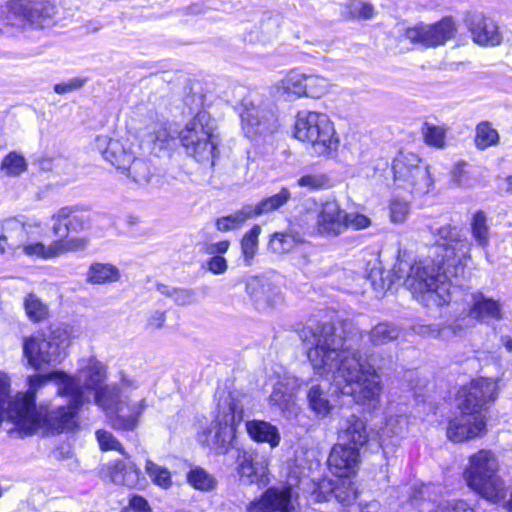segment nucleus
<instances>
[{
  "instance_id": "obj_1",
  "label": "nucleus",
  "mask_w": 512,
  "mask_h": 512,
  "mask_svg": "<svg viewBox=\"0 0 512 512\" xmlns=\"http://www.w3.org/2000/svg\"><path fill=\"white\" fill-rule=\"evenodd\" d=\"M362 338L363 333L352 325L337 329L332 323H324L302 331L314 372L330 376L340 393L373 410L380 405L383 387L380 375L360 351Z\"/></svg>"
},
{
  "instance_id": "obj_25",
  "label": "nucleus",
  "mask_w": 512,
  "mask_h": 512,
  "mask_svg": "<svg viewBox=\"0 0 512 512\" xmlns=\"http://www.w3.org/2000/svg\"><path fill=\"white\" fill-rule=\"evenodd\" d=\"M346 211L335 200L322 204L317 216L316 229L319 234L336 237L345 231Z\"/></svg>"
},
{
  "instance_id": "obj_15",
  "label": "nucleus",
  "mask_w": 512,
  "mask_h": 512,
  "mask_svg": "<svg viewBox=\"0 0 512 512\" xmlns=\"http://www.w3.org/2000/svg\"><path fill=\"white\" fill-rule=\"evenodd\" d=\"M497 395L498 385L496 381L478 378L459 390L457 406L460 411L484 414L483 411L496 400Z\"/></svg>"
},
{
  "instance_id": "obj_64",
  "label": "nucleus",
  "mask_w": 512,
  "mask_h": 512,
  "mask_svg": "<svg viewBox=\"0 0 512 512\" xmlns=\"http://www.w3.org/2000/svg\"><path fill=\"white\" fill-rule=\"evenodd\" d=\"M130 512H152V508L149 505L148 501L139 495H134L129 500V508L127 509Z\"/></svg>"
},
{
  "instance_id": "obj_52",
  "label": "nucleus",
  "mask_w": 512,
  "mask_h": 512,
  "mask_svg": "<svg viewBox=\"0 0 512 512\" xmlns=\"http://www.w3.org/2000/svg\"><path fill=\"white\" fill-rule=\"evenodd\" d=\"M89 243L86 237L62 238L53 242V251L56 257L67 253L84 250Z\"/></svg>"
},
{
  "instance_id": "obj_16",
  "label": "nucleus",
  "mask_w": 512,
  "mask_h": 512,
  "mask_svg": "<svg viewBox=\"0 0 512 512\" xmlns=\"http://www.w3.org/2000/svg\"><path fill=\"white\" fill-rule=\"evenodd\" d=\"M497 395L498 385L496 381L478 378L459 390L457 406L460 411L484 414L483 411L496 400Z\"/></svg>"
},
{
  "instance_id": "obj_9",
  "label": "nucleus",
  "mask_w": 512,
  "mask_h": 512,
  "mask_svg": "<svg viewBox=\"0 0 512 512\" xmlns=\"http://www.w3.org/2000/svg\"><path fill=\"white\" fill-rule=\"evenodd\" d=\"M392 169L395 186L411 194L425 195L433 186L429 167L412 152H400L393 161Z\"/></svg>"
},
{
  "instance_id": "obj_5",
  "label": "nucleus",
  "mask_w": 512,
  "mask_h": 512,
  "mask_svg": "<svg viewBox=\"0 0 512 512\" xmlns=\"http://www.w3.org/2000/svg\"><path fill=\"white\" fill-rule=\"evenodd\" d=\"M500 463L494 452L481 449L472 454L463 471L467 486L482 498L499 503L505 500L508 489L499 475Z\"/></svg>"
},
{
  "instance_id": "obj_43",
  "label": "nucleus",
  "mask_w": 512,
  "mask_h": 512,
  "mask_svg": "<svg viewBox=\"0 0 512 512\" xmlns=\"http://www.w3.org/2000/svg\"><path fill=\"white\" fill-rule=\"evenodd\" d=\"M471 232L473 239L479 246L485 247L488 245L490 228L487 216L483 211L479 210L473 215L471 219Z\"/></svg>"
},
{
  "instance_id": "obj_54",
  "label": "nucleus",
  "mask_w": 512,
  "mask_h": 512,
  "mask_svg": "<svg viewBox=\"0 0 512 512\" xmlns=\"http://www.w3.org/2000/svg\"><path fill=\"white\" fill-rule=\"evenodd\" d=\"M27 168L25 158L16 153H9L2 161L1 169L9 176H18Z\"/></svg>"
},
{
  "instance_id": "obj_38",
  "label": "nucleus",
  "mask_w": 512,
  "mask_h": 512,
  "mask_svg": "<svg viewBox=\"0 0 512 512\" xmlns=\"http://www.w3.org/2000/svg\"><path fill=\"white\" fill-rule=\"evenodd\" d=\"M120 273L111 264L93 263L87 272V281L91 284H106L118 281Z\"/></svg>"
},
{
  "instance_id": "obj_37",
  "label": "nucleus",
  "mask_w": 512,
  "mask_h": 512,
  "mask_svg": "<svg viewBox=\"0 0 512 512\" xmlns=\"http://www.w3.org/2000/svg\"><path fill=\"white\" fill-rule=\"evenodd\" d=\"M290 198V190L286 187H282L277 194L262 199L258 203L252 205V207L256 216L259 217L279 210L288 203Z\"/></svg>"
},
{
  "instance_id": "obj_36",
  "label": "nucleus",
  "mask_w": 512,
  "mask_h": 512,
  "mask_svg": "<svg viewBox=\"0 0 512 512\" xmlns=\"http://www.w3.org/2000/svg\"><path fill=\"white\" fill-rule=\"evenodd\" d=\"M465 319H463L464 321ZM462 319H455L449 325L437 326V325H421L415 328V331L423 336L432 337L435 339H441L448 341L451 338L457 336L462 330L468 325L461 324Z\"/></svg>"
},
{
  "instance_id": "obj_41",
  "label": "nucleus",
  "mask_w": 512,
  "mask_h": 512,
  "mask_svg": "<svg viewBox=\"0 0 512 512\" xmlns=\"http://www.w3.org/2000/svg\"><path fill=\"white\" fill-rule=\"evenodd\" d=\"M58 219L66 220L64 226H67V233L81 232L90 227L88 216L78 214L75 207H63L58 210Z\"/></svg>"
},
{
  "instance_id": "obj_61",
  "label": "nucleus",
  "mask_w": 512,
  "mask_h": 512,
  "mask_svg": "<svg viewBox=\"0 0 512 512\" xmlns=\"http://www.w3.org/2000/svg\"><path fill=\"white\" fill-rule=\"evenodd\" d=\"M207 269L215 275L224 274L228 269L227 260L223 256L215 255L207 261Z\"/></svg>"
},
{
  "instance_id": "obj_50",
  "label": "nucleus",
  "mask_w": 512,
  "mask_h": 512,
  "mask_svg": "<svg viewBox=\"0 0 512 512\" xmlns=\"http://www.w3.org/2000/svg\"><path fill=\"white\" fill-rule=\"evenodd\" d=\"M123 172H127V175L139 185L148 184L152 176L148 163L143 159L135 158V156L130 166H128L126 170H123Z\"/></svg>"
},
{
  "instance_id": "obj_44",
  "label": "nucleus",
  "mask_w": 512,
  "mask_h": 512,
  "mask_svg": "<svg viewBox=\"0 0 512 512\" xmlns=\"http://www.w3.org/2000/svg\"><path fill=\"white\" fill-rule=\"evenodd\" d=\"M157 291L172 299L175 304L185 306L196 301L195 292L192 289L171 287L165 284H157Z\"/></svg>"
},
{
  "instance_id": "obj_48",
  "label": "nucleus",
  "mask_w": 512,
  "mask_h": 512,
  "mask_svg": "<svg viewBox=\"0 0 512 512\" xmlns=\"http://www.w3.org/2000/svg\"><path fill=\"white\" fill-rule=\"evenodd\" d=\"M260 234L261 227L256 224L242 237L241 250L247 265H250L251 260L254 258L258 250V238Z\"/></svg>"
},
{
  "instance_id": "obj_51",
  "label": "nucleus",
  "mask_w": 512,
  "mask_h": 512,
  "mask_svg": "<svg viewBox=\"0 0 512 512\" xmlns=\"http://www.w3.org/2000/svg\"><path fill=\"white\" fill-rule=\"evenodd\" d=\"M305 97L321 98L330 88V81L320 75L305 74Z\"/></svg>"
},
{
  "instance_id": "obj_18",
  "label": "nucleus",
  "mask_w": 512,
  "mask_h": 512,
  "mask_svg": "<svg viewBox=\"0 0 512 512\" xmlns=\"http://www.w3.org/2000/svg\"><path fill=\"white\" fill-rule=\"evenodd\" d=\"M9 13L20 23L43 27L55 15V6L50 0H11Z\"/></svg>"
},
{
  "instance_id": "obj_28",
  "label": "nucleus",
  "mask_w": 512,
  "mask_h": 512,
  "mask_svg": "<svg viewBox=\"0 0 512 512\" xmlns=\"http://www.w3.org/2000/svg\"><path fill=\"white\" fill-rule=\"evenodd\" d=\"M299 389L298 380L294 377L279 379L273 386L269 396V404L277 407L282 413H291L295 408V398Z\"/></svg>"
},
{
  "instance_id": "obj_21",
  "label": "nucleus",
  "mask_w": 512,
  "mask_h": 512,
  "mask_svg": "<svg viewBox=\"0 0 512 512\" xmlns=\"http://www.w3.org/2000/svg\"><path fill=\"white\" fill-rule=\"evenodd\" d=\"M94 149L104 159L118 170H126L132 163L134 151L128 140L112 139L108 136H98L94 141Z\"/></svg>"
},
{
  "instance_id": "obj_22",
  "label": "nucleus",
  "mask_w": 512,
  "mask_h": 512,
  "mask_svg": "<svg viewBox=\"0 0 512 512\" xmlns=\"http://www.w3.org/2000/svg\"><path fill=\"white\" fill-rule=\"evenodd\" d=\"M236 470L250 484L266 486L270 482L267 460L252 450L237 449Z\"/></svg>"
},
{
  "instance_id": "obj_62",
  "label": "nucleus",
  "mask_w": 512,
  "mask_h": 512,
  "mask_svg": "<svg viewBox=\"0 0 512 512\" xmlns=\"http://www.w3.org/2000/svg\"><path fill=\"white\" fill-rule=\"evenodd\" d=\"M85 83V80L80 78H73L68 82L59 83L54 86V91L57 94H66L77 89H80Z\"/></svg>"
},
{
  "instance_id": "obj_6",
  "label": "nucleus",
  "mask_w": 512,
  "mask_h": 512,
  "mask_svg": "<svg viewBox=\"0 0 512 512\" xmlns=\"http://www.w3.org/2000/svg\"><path fill=\"white\" fill-rule=\"evenodd\" d=\"M242 420L243 406L228 395L219 402L210 425L198 432V442L216 454H225L234 439L236 427Z\"/></svg>"
},
{
  "instance_id": "obj_53",
  "label": "nucleus",
  "mask_w": 512,
  "mask_h": 512,
  "mask_svg": "<svg viewBox=\"0 0 512 512\" xmlns=\"http://www.w3.org/2000/svg\"><path fill=\"white\" fill-rule=\"evenodd\" d=\"M20 250L22 253L30 257H37L41 259H51L56 257V254L53 251V242L49 246H45L41 242H29L28 237Z\"/></svg>"
},
{
  "instance_id": "obj_57",
  "label": "nucleus",
  "mask_w": 512,
  "mask_h": 512,
  "mask_svg": "<svg viewBox=\"0 0 512 512\" xmlns=\"http://www.w3.org/2000/svg\"><path fill=\"white\" fill-rule=\"evenodd\" d=\"M410 212V205L406 201L394 199L390 204V218L393 223H403Z\"/></svg>"
},
{
  "instance_id": "obj_24",
  "label": "nucleus",
  "mask_w": 512,
  "mask_h": 512,
  "mask_svg": "<svg viewBox=\"0 0 512 512\" xmlns=\"http://www.w3.org/2000/svg\"><path fill=\"white\" fill-rule=\"evenodd\" d=\"M360 463V451L351 446L337 443L328 457L330 471L338 478H350L355 475Z\"/></svg>"
},
{
  "instance_id": "obj_42",
  "label": "nucleus",
  "mask_w": 512,
  "mask_h": 512,
  "mask_svg": "<svg viewBox=\"0 0 512 512\" xmlns=\"http://www.w3.org/2000/svg\"><path fill=\"white\" fill-rule=\"evenodd\" d=\"M301 242L300 237L294 233L275 232L269 240V249L276 254L292 251Z\"/></svg>"
},
{
  "instance_id": "obj_12",
  "label": "nucleus",
  "mask_w": 512,
  "mask_h": 512,
  "mask_svg": "<svg viewBox=\"0 0 512 512\" xmlns=\"http://www.w3.org/2000/svg\"><path fill=\"white\" fill-rule=\"evenodd\" d=\"M458 296H461L463 302V312L466 316L457 319H465L461 321L462 325H468L466 328L473 326V321L481 323H489L490 321H501L504 318L503 304L499 300L487 297L481 291L461 290L460 294H456L453 298V304L458 303Z\"/></svg>"
},
{
  "instance_id": "obj_32",
  "label": "nucleus",
  "mask_w": 512,
  "mask_h": 512,
  "mask_svg": "<svg viewBox=\"0 0 512 512\" xmlns=\"http://www.w3.org/2000/svg\"><path fill=\"white\" fill-rule=\"evenodd\" d=\"M305 74L296 70L289 71L285 77L279 80L276 85V91L288 101H293L305 97Z\"/></svg>"
},
{
  "instance_id": "obj_4",
  "label": "nucleus",
  "mask_w": 512,
  "mask_h": 512,
  "mask_svg": "<svg viewBox=\"0 0 512 512\" xmlns=\"http://www.w3.org/2000/svg\"><path fill=\"white\" fill-rule=\"evenodd\" d=\"M45 376L50 380H56L58 394L74 399L76 405L89 403L93 394L98 406H107L104 396L111 393V389L104 384L106 368L94 356L81 359L75 377L62 372H53Z\"/></svg>"
},
{
  "instance_id": "obj_27",
  "label": "nucleus",
  "mask_w": 512,
  "mask_h": 512,
  "mask_svg": "<svg viewBox=\"0 0 512 512\" xmlns=\"http://www.w3.org/2000/svg\"><path fill=\"white\" fill-rule=\"evenodd\" d=\"M102 472L116 485H124L130 488L141 485V471L132 462L114 460L107 463L102 468Z\"/></svg>"
},
{
  "instance_id": "obj_19",
  "label": "nucleus",
  "mask_w": 512,
  "mask_h": 512,
  "mask_svg": "<svg viewBox=\"0 0 512 512\" xmlns=\"http://www.w3.org/2000/svg\"><path fill=\"white\" fill-rule=\"evenodd\" d=\"M247 512H299L297 495L290 486L270 487L251 501Z\"/></svg>"
},
{
  "instance_id": "obj_17",
  "label": "nucleus",
  "mask_w": 512,
  "mask_h": 512,
  "mask_svg": "<svg viewBox=\"0 0 512 512\" xmlns=\"http://www.w3.org/2000/svg\"><path fill=\"white\" fill-rule=\"evenodd\" d=\"M111 393L104 396L107 406H100L107 412L110 418L111 425L119 430H133L137 424L138 419L146 408V401L144 397L132 399L124 395V399L116 404L113 410L116 392L114 388L110 387Z\"/></svg>"
},
{
  "instance_id": "obj_56",
  "label": "nucleus",
  "mask_w": 512,
  "mask_h": 512,
  "mask_svg": "<svg viewBox=\"0 0 512 512\" xmlns=\"http://www.w3.org/2000/svg\"><path fill=\"white\" fill-rule=\"evenodd\" d=\"M297 185L309 191L321 190L329 186V178L322 173H308L297 180Z\"/></svg>"
},
{
  "instance_id": "obj_8",
  "label": "nucleus",
  "mask_w": 512,
  "mask_h": 512,
  "mask_svg": "<svg viewBox=\"0 0 512 512\" xmlns=\"http://www.w3.org/2000/svg\"><path fill=\"white\" fill-rule=\"evenodd\" d=\"M68 345V332L61 326L51 327L48 334L38 332L24 337L22 341L23 355L35 370L60 363Z\"/></svg>"
},
{
  "instance_id": "obj_3",
  "label": "nucleus",
  "mask_w": 512,
  "mask_h": 512,
  "mask_svg": "<svg viewBox=\"0 0 512 512\" xmlns=\"http://www.w3.org/2000/svg\"><path fill=\"white\" fill-rule=\"evenodd\" d=\"M393 276L396 281H403L415 299L428 308L451 304L456 294L461 293V289L452 286L440 267L430 260L411 263L398 258L393 267Z\"/></svg>"
},
{
  "instance_id": "obj_40",
  "label": "nucleus",
  "mask_w": 512,
  "mask_h": 512,
  "mask_svg": "<svg viewBox=\"0 0 512 512\" xmlns=\"http://www.w3.org/2000/svg\"><path fill=\"white\" fill-rule=\"evenodd\" d=\"M399 335L400 329L387 322L378 323L368 332L369 341L373 346L388 344L396 340Z\"/></svg>"
},
{
  "instance_id": "obj_55",
  "label": "nucleus",
  "mask_w": 512,
  "mask_h": 512,
  "mask_svg": "<svg viewBox=\"0 0 512 512\" xmlns=\"http://www.w3.org/2000/svg\"><path fill=\"white\" fill-rule=\"evenodd\" d=\"M425 142L436 148H443L445 145L446 129L441 126L425 123L422 128Z\"/></svg>"
},
{
  "instance_id": "obj_26",
  "label": "nucleus",
  "mask_w": 512,
  "mask_h": 512,
  "mask_svg": "<svg viewBox=\"0 0 512 512\" xmlns=\"http://www.w3.org/2000/svg\"><path fill=\"white\" fill-rule=\"evenodd\" d=\"M466 23L472 34L473 40L484 46H496L502 41L498 25L492 19L482 14H471L467 17Z\"/></svg>"
},
{
  "instance_id": "obj_10",
  "label": "nucleus",
  "mask_w": 512,
  "mask_h": 512,
  "mask_svg": "<svg viewBox=\"0 0 512 512\" xmlns=\"http://www.w3.org/2000/svg\"><path fill=\"white\" fill-rule=\"evenodd\" d=\"M179 138L187 154L198 162L209 161L215 157L217 144L207 112L197 113L179 133Z\"/></svg>"
},
{
  "instance_id": "obj_39",
  "label": "nucleus",
  "mask_w": 512,
  "mask_h": 512,
  "mask_svg": "<svg viewBox=\"0 0 512 512\" xmlns=\"http://www.w3.org/2000/svg\"><path fill=\"white\" fill-rule=\"evenodd\" d=\"M25 313L33 323H40L49 318V307L35 293H28L23 300Z\"/></svg>"
},
{
  "instance_id": "obj_59",
  "label": "nucleus",
  "mask_w": 512,
  "mask_h": 512,
  "mask_svg": "<svg viewBox=\"0 0 512 512\" xmlns=\"http://www.w3.org/2000/svg\"><path fill=\"white\" fill-rule=\"evenodd\" d=\"M345 230L353 228L355 230L366 229L371 225V219L360 213H347L345 218Z\"/></svg>"
},
{
  "instance_id": "obj_33",
  "label": "nucleus",
  "mask_w": 512,
  "mask_h": 512,
  "mask_svg": "<svg viewBox=\"0 0 512 512\" xmlns=\"http://www.w3.org/2000/svg\"><path fill=\"white\" fill-rule=\"evenodd\" d=\"M149 124L147 125L150 141L162 148L170 139H174L176 132L171 131L167 121L160 119L154 110L148 111Z\"/></svg>"
},
{
  "instance_id": "obj_35",
  "label": "nucleus",
  "mask_w": 512,
  "mask_h": 512,
  "mask_svg": "<svg viewBox=\"0 0 512 512\" xmlns=\"http://www.w3.org/2000/svg\"><path fill=\"white\" fill-rule=\"evenodd\" d=\"M329 489L330 492L327 496L316 493L317 501H329L331 497H334L339 503L348 505L357 497V489L350 478H339L336 484Z\"/></svg>"
},
{
  "instance_id": "obj_29",
  "label": "nucleus",
  "mask_w": 512,
  "mask_h": 512,
  "mask_svg": "<svg viewBox=\"0 0 512 512\" xmlns=\"http://www.w3.org/2000/svg\"><path fill=\"white\" fill-rule=\"evenodd\" d=\"M27 236L28 231L19 220L10 218L0 222V253L20 250Z\"/></svg>"
},
{
  "instance_id": "obj_49",
  "label": "nucleus",
  "mask_w": 512,
  "mask_h": 512,
  "mask_svg": "<svg viewBox=\"0 0 512 512\" xmlns=\"http://www.w3.org/2000/svg\"><path fill=\"white\" fill-rule=\"evenodd\" d=\"M499 141L497 130L492 128L489 122H481L476 127L475 144L480 150H484Z\"/></svg>"
},
{
  "instance_id": "obj_63",
  "label": "nucleus",
  "mask_w": 512,
  "mask_h": 512,
  "mask_svg": "<svg viewBox=\"0 0 512 512\" xmlns=\"http://www.w3.org/2000/svg\"><path fill=\"white\" fill-rule=\"evenodd\" d=\"M430 512H475L465 501L459 500L453 504L439 505L435 511Z\"/></svg>"
},
{
  "instance_id": "obj_31",
  "label": "nucleus",
  "mask_w": 512,
  "mask_h": 512,
  "mask_svg": "<svg viewBox=\"0 0 512 512\" xmlns=\"http://www.w3.org/2000/svg\"><path fill=\"white\" fill-rule=\"evenodd\" d=\"M338 435L341 444L351 446L359 451L369 440L366 423L355 415H351L342 423Z\"/></svg>"
},
{
  "instance_id": "obj_7",
  "label": "nucleus",
  "mask_w": 512,
  "mask_h": 512,
  "mask_svg": "<svg viewBox=\"0 0 512 512\" xmlns=\"http://www.w3.org/2000/svg\"><path fill=\"white\" fill-rule=\"evenodd\" d=\"M294 136L310 145L318 156L329 155L338 148L339 140L328 115L315 111H300L296 115Z\"/></svg>"
},
{
  "instance_id": "obj_11",
  "label": "nucleus",
  "mask_w": 512,
  "mask_h": 512,
  "mask_svg": "<svg viewBox=\"0 0 512 512\" xmlns=\"http://www.w3.org/2000/svg\"><path fill=\"white\" fill-rule=\"evenodd\" d=\"M240 118L244 134L252 140L272 135L279 127L274 107L261 99H244Z\"/></svg>"
},
{
  "instance_id": "obj_47",
  "label": "nucleus",
  "mask_w": 512,
  "mask_h": 512,
  "mask_svg": "<svg viewBox=\"0 0 512 512\" xmlns=\"http://www.w3.org/2000/svg\"><path fill=\"white\" fill-rule=\"evenodd\" d=\"M145 472L153 484L161 487L162 489H168L171 487L172 477L170 471L166 467L158 465L151 460H147L145 464Z\"/></svg>"
},
{
  "instance_id": "obj_34",
  "label": "nucleus",
  "mask_w": 512,
  "mask_h": 512,
  "mask_svg": "<svg viewBox=\"0 0 512 512\" xmlns=\"http://www.w3.org/2000/svg\"><path fill=\"white\" fill-rule=\"evenodd\" d=\"M246 430L249 436L257 442H267L275 447L280 442L278 429L266 421L252 420L246 423Z\"/></svg>"
},
{
  "instance_id": "obj_60",
  "label": "nucleus",
  "mask_w": 512,
  "mask_h": 512,
  "mask_svg": "<svg viewBox=\"0 0 512 512\" xmlns=\"http://www.w3.org/2000/svg\"><path fill=\"white\" fill-rule=\"evenodd\" d=\"M237 228L243 226L246 221L256 218V213L252 207V204H247L241 207V209L230 214Z\"/></svg>"
},
{
  "instance_id": "obj_14",
  "label": "nucleus",
  "mask_w": 512,
  "mask_h": 512,
  "mask_svg": "<svg viewBox=\"0 0 512 512\" xmlns=\"http://www.w3.org/2000/svg\"><path fill=\"white\" fill-rule=\"evenodd\" d=\"M497 395L498 385L496 381L478 378L459 390L457 406L460 411L484 414L483 411L496 400Z\"/></svg>"
},
{
  "instance_id": "obj_2",
  "label": "nucleus",
  "mask_w": 512,
  "mask_h": 512,
  "mask_svg": "<svg viewBox=\"0 0 512 512\" xmlns=\"http://www.w3.org/2000/svg\"><path fill=\"white\" fill-rule=\"evenodd\" d=\"M48 381L45 375H34L28 378V391L19 393L8 405L9 417L33 433L38 429H44L51 433H62L71 430L76 425L78 409L83 404H77L70 398L67 406L50 408L48 406L35 405V395Z\"/></svg>"
},
{
  "instance_id": "obj_13",
  "label": "nucleus",
  "mask_w": 512,
  "mask_h": 512,
  "mask_svg": "<svg viewBox=\"0 0 512 512\" xmlns=\"http://www.w3.org/2000/svg\"><path fill=\"white\" fill-rule=\"evenodd\" d=\"M456 33V22L452 17L447 16L432 24L419 22L414 26L407 27L404 37L412 44L425 48H437L453 39Z\"/></svg>"
},
{
  "instance_id": "obj_30",
  "label": "nucleus",
  "mask_w": 512,
  "mask_h": 512,
  "mask_svg": "<svg viewBox=\"0 0 512 512\" xmlns=\"http://www.w3.org/2000/svg\"><path fill=\"white\" fill-rule=\"evenodd\" d=\"M329 390V383L311 381L306 391L307 406L318 418L328 417L334 408Z\"/></svg>"
},
{
  "instance_id": "obj_23",
  "label": "nucleus",
  "mask_w": 512,
  "mask_h": 512,
  "mask_svg": "<svg viewBox=\"0 0 512 512\" xmlns=\"http://www.w3.org/2000/svg\"><path fill=\"white\" fill-rule=\"evenodd\" d=\"M245 291L259 310L278 305L282 301L280 291L266 278L249 276L244 279Z\"/></svg>"
},
{
  "instance_id": "obj_45",
  "label": "nucleus",
  "mask_w": 512,
  "mask_h": 512,
  "mask_svg": "<svg viewBox=\"0 0 512 512\" xmlns=\"http://www.w3.org/2000/svg\"><path fill=\"white\" fill-rule=\"evenodd\" d=\"M188 483L200 491H211L215 489L217 481L215 477L201 467H195L187 474Z\"/></svg>"
},
{
  "instance_id": "obj_58",
  "label": "nucleus",
  "mask_w": 512,
  "mask_h": 512,
  "mask_svg": "<svg viewBox=\"0 0 512 512\" xmlns=\"http://www.w3.org/2000/svg\"><path fill=\"white\" fill-rule=\"evenodd\" d=\"M96 436L102 450H115L124 454L121 443L110 432L98 430Z\"/></svg>"
},
{
  "instance_id": "obj_20",
  "label": "nucleus",
  "mask_w": 512,
  "mask_h": 512,
  "mask_svg": "<svg viewBox=\"0 0 512 512\" xmlns=\"http://www.w3.org/2000/svg\"><path fill=\"white\" fill-rule=\"evenodd\" d=\"M485 414L460 411L448 421L446 435L454 443H462L481 437L486 433Z\"/></svg>"
},
{
  "instance_id": "obj_46",
  "label": "nucleus",
  "mask_w": 512,
  "mask_h": 512,
  "mask_svg": "<svg viewBox=\"0 0 512 512\" xmlns=\"http://www.w3.org/2000/svg\"><path fill=\"white\" fill-rule=\"evenodd\" d=\"M407 418L405 416H389L385 425L380 430L381 445L388 438H397L401 436L407 427Z\"/></svg>"
}]
</instances>
